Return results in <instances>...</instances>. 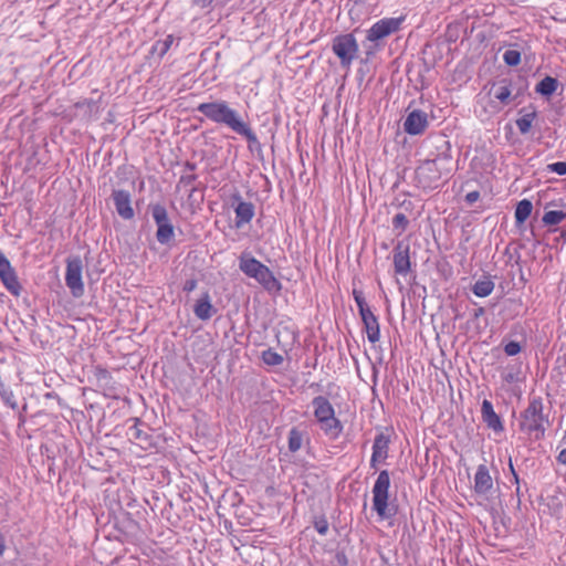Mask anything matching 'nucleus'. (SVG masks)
Listing matches in <instances>:
<instances>
[{
    "mask_svg": "<svg viewBox=\"0 0 566 566\" xmlns=\"http://www.w3.org/2000/svg\"><path fill=\"white\" fill-rule=\"evenodd\" d=\"M441 145L437 146L439 153L434 158L423 160L416 169V182L419 188L424 190L436 189L443 176L451 172V145L449 140L441 139Z\"/></svg>",
    "mask_w": 566,
    "mask_h": 566,
    "instance_id": "f257e3e1",
    "label": "nucleus"
},
{
    "mask_svg": "<svg viewBox=\"0 0 566 566\" xmlns=\"http://www.w3.org/2000/svg\"><path fill=\"white\" fill-rule=\"evenodd\" d=\"M196 112L202 114L210 122L224 126L237 133L245 123L240 113L232 108L224 99L200 103Z\"/></svg>",
    "mask_w": 566,
    "mask_h": 566,
    "instance_id": "f03ea898",
    "label": "nucleus"
},
{
    "mask_svg": "<svg viewBox=\"0 0 566 566\" xmlns=\"http://www.w3.org/2000/svg\"><path fill=\"white\" fill-rule=\"evenodd\" d=\"M239 269L245 276L254 279L268 292L277 293L282 290V284L273 272L250 252L240 254Z\"/></svg>",
    "mask_w": 566,
    "mask_h": 566,
    "instance_id": "7ed1b4c3",
    "label": "nucleus"
},
{
    "mask_svg": "<svg viewBox=\"0 0 566 566\" xmlns=\"http://www.w3.org/2000/svg\"><path fill=\"white\" fill-rule=\"evenodd\" d=\"M544 405L541 397L530 399L528 406L520 416V429L533 434L536 440L543 439L546 426H549L548 416L543 412Z\"/></svg>",
    "mask_w": 566,
    "mask_h": 566,
    "instance_id": "20e7f679",
    "label": "nucleus"
},
{
    "mask_svg": "<svg viewBox=\"0 0 566 566\" xmlns=\"http://www.w3.org/2000/svg\"><path fill=\"white\" fill-rule=\"evenodd\" d=\"M390 488V474L388 470H381L373 486V509L381 520H389L397 514L394 505L388 503Z\"/></svg>",
    "mask_w": 566,
    "mask_h": 566,
    "instance_id": "39448f33",
    "label": "nucleus"
},
{
    "mask_svg": "<svg viewBox=\"0 0 566 566\" xmlns=\"http://www.w3.org/2000/svg\"><path fill=\"white\" fill-rule=\"evenodd\" d=\"M332 52L339 60L342 69L349 71L358 57L359 45L353 33H342L333 38Z\"/></svg>",
    "mask_w": 566,
    "mask_h": 566,
    "instance_id": "423d86ee",
    "label": "nucleus"
},
{
    "mask_svg": "<svg viewBox=\"0 0 566 566\" xmlns=\"http://www.w3.org/2000/svg\"><path fill=\"white\" fill-rule=\"evenodd\" d=\"M148 211L157 226V241L160 244H168L175 237V228L169 219L166 207L163 203H149Z\"/></svg>",
    "mask_w": 566,
    "mask_h": 566,
    "instance_id": "0eeeda50",
    "label": "nucleus"
},
{
    "mask_svg": "<svg viewBox=\"0 0 566 566\" xmlns=\"http://www.w3.org/2000/svg\"><path fill=\"white\" fill-rule=\"evenodd\" d=\"M82 270L83 264L80 256H69L66 259L65 284L76 298L82 297L85 292Z\"/></svg>",
    "mask_w": 566,
    "mask_h": 566,
    "instance_id": "6e6552de",
    "label": "nucleus"
},
{
    "mask_svg": "<svg viewBox=\"0 0 566 566\" xmlns=\"http://www.w3.org/2000/svg\"><path fill=\"white\" fill-rule=\"evenodd\" d=\"M403 21V15L398 18H382L370 27L367 31L366 40L369 42H378L398 32Z\"/></svg>",
    "mask_w": 566,
    "mask_h": 566,
    "instance_id": "1a4fd4ad",
    "label": "nucleus"
},
{
    "mask_svg": "<svg viewBox=\"0 0 566 566\" xmlns=\"http://www.w3.org/2000/svg\"><path fill=\"white\" fill-rule=\"evenodd\" d=\"M231 202L235 213V228L240 229L253 219L255 207L252 202L244 201L238 191L231 196Z\"/></svg>",
    "mask_w": 566,
    "mask_h": 566,
    "instance_id": "9d476101",
    "label": "nucleus"
},
{
    "mask_svg": "<svg viewBox=\"0 0 566 566\" xmlns=\"http://www.w3.org/2000/svg\"><path fill=\"white\" fill-rule=\"evenodd\" d=\"M410 247L405 241H398L394 248V269L395 273L406 276L410 270H411V262H410Z\"/></svg>",
    "mask_w": 566,
    "mask_h": 566,
    "instance_id": "9b49d317",
    "label": "nucleus"
},
{
    "mask_svg": "<svg viewBox=\"0 0 566 566\" xmlns=\"http://www.w3.org/2000/svg\"><path fill=\"white\" fill-rule=\"evenodd\" d=\"M112 199L118 216L124 220H130L134 218L135 212L132 207V195L129 191L124 189H114L112 191Z\"/></svg>",
    "mask_w": 566,
    "mask_h": 566,
    "instance_id": "f8f14e48",
    "label": "nucleus"
},
{
    "mask_svg": "<svg viewBox=\"0 0 566 566\" xmlns=\"http://www.w3.org/2000/svg\"><path fill=\"white\" fill-rule=\"evenodd\" d=\"M390 436L384 431L376 434L373 443V453L370 458V468L376 469L377 464L385 462L389 455Z\"/></svg>",
    "mask_w": 566,
    "mask_h": 566,
    "instance_id": "ddd939ff",
    "label": "nucleus"
},
{
    "mask_svg": "<svg viewBox=\"0 0 566 566\" xmlns=\"http://www.w3.org/2000/svg\"><path fill=\"white\" fill-rule=\"evenodd\" d=\"M428 114L421 109L411 111L405 122L403 129L408 135H420L428 127Z\"/></svg>",
    "mask_w": 566,
    "mask_h": 566,
    "instance_id": "4468645a",
    "label": "nucleus"
},
{
    "mask_svg": "<svg viewBox=\"0 0 566 566\" xmlns=\"http://www.w3.org/2000/svg\"><path fill=\"white\" fill-rule=\"evenodd\" d=\"M514 85L511 80L502 78L497 83L493 84L490 90V94L494 96L501 104L509 105L513 99L520 95V90H516L514 96H512Z\"/></svg>",
    "mask_w": 566,
    "mask_h": 566,
    "instance_id": "2eb2a0df",
    "label": "nucleus"
},
{
    "mask_svg": "<svg viewBox=\"0 0 566 566\" xmlns=\"http://www.w3.org/2000/svg\"><path fill=\"white\" fill-rule=\"evenodd\" d=\"M493 488V480L489 469L484 464H480L474 475V492L479 495H486Z\"/></svg>",
    "mask_w": 566,
    "mask_h": 566,
    "instance_id": "dca6fc26",
    "label": "nucleus"
},
{
    "mask_svg": "<svg viewBox=\"0 0 566 566\" xmlns=\"http://www.w3.org/2000/svg\"><path fill=\"white\" fill-rule=\"evenodd\" d=\"M481 416L483 422L488 426V428L492 429L495 432H501L504 430L501 418L494 411L493 405L490 400H483L481 407Z\"/></svg>",
    "mask_w": 566,
    "mask_h": 566,
    "instance_id": "f3484780",
    "label": "nucleus"
},
{
    "mask_svg": "<svg viewBox=\"0 0 566 566\" xmlns=\"http://www.w3.org/2000/svg\"><path fill=\"white\" fill-rule=\"evenodd\" d=\"M312 405L314 407V417L317 422L321 420H328L335 416V410L328 399L324 396H317L313 398Z\"/></svg>",
    "mask_w": 566,
    "mask_h": 566,
    "instance_id": "a211bd4d",
    "label": "nucleus"
},
{
    "mask_svg": "<svg viewBox=\"0 0 566 566\" xmlns=\"http://www.w3.org/2000/svg\"><path fill=\"white\" fill-rule=\"evenodd\" d=\"M217 310L211 304L209 292L202 293L201 297L197 301L193 306L195 315L201 321L210 319Z\"/></svg>",
    "mask_w": 566,
    "mask_h": 566,
    "instance_id": "6ab92c4d",
    "label": "nucleus"
},
{
    "mask_svg": "<svg viewBox=\"0 0 566 566\" xmlns=\"http://www.w3.org/2000/svg\"><path fill=\"white\" fill-rule=\"evenodd\" d=\"M235 134L247 139L250 151H255L258 155H262V145L248 122H245Z\"/></svg>",
    "mask_w": 566,
    "mask_h": 566,
    "instance_id": "aec40b11",
    "label": "nucleus"
},
{
    "mask_svg": "<svg viewBox=\"0 0 566 566\" xmlns=\"http://www.w3.org/2000/svg\"><path fill=\"white\" fill-rule=\"evenodd\" d=\"M0 280L10 294H12L15 297L21 295L22 285L19 282L18 275H17V272L14 269L10 270L9 272L2 273L0 275Z\"/></svg>",
    "mask_w": 566,
    "mask_h": 566,
    "instance_id": "412c9836",
    "label": "nucleus"
},
{
    "mask_svg": "<svg viewBox=\"0 0 566 566\" xmlns=\"http://www.w3.org/2000/svg\"><path fill=\"white\" fill-rule=\"evenodd\" d=\"M180 40H181L180 38H175V35L168 34L165 39L157 40L153 44L150 52L153 54H157L158 57L161 59L170 50L172 44L176 42V45H178Z\"/></svg>",
    "mask_w": 566,
    "mask_h": 566,
    "instance_id": "4be33fe9",
    "label": "nucleus"
},
{
    "mask_svg": "<svg viewBox=\"0 0 566 566\" xmlns=\"http://www.w3.org/2000/svg\"><path fill=\"white\" fill-rule=\"evenodd\" d=\"M318 423L321 424V429L324 431V433L332 439L338 438L343 431V424L340 420L335 416L328 418V420L323 419L318 421Z\"/></svg>",
    "mask_w": 566,
    "mask_h": 566,
    "instance_id": "5701e85b",
    "label": "nucleus"
},
{
    "mask_svg": "<svg viewBox=\"0 0 566 566\" xmlns=\"http://www.w3.org/2000/svg\"><path fill=\"white\" fill-rule=\"evenodd\" d=\"M557 86V78L552 76H545L536 84L535 92L542 96L549 97L555 93Z\"/></svg>",
    "mask_w": 566,
    "mask_h": 566,
    "instance_id": "b1692460",
    "label": "nucleus"
},
{
    "mask_svg": "<svg viewBox=\"0 0 566 566\" xmlns=\"http://www.w3.org/2000/svg\"><path fill=\"white\" fill-rule=\"evenodd\" d=\"M532 210L533 205L528 199H523L516 205L514 217L517 227L523 224L528 219Z\"/></svg>",
    "mask_w": 566,
    "mask_h": 566,
    "instance_id": "393cba45",
    "label": "nucleus"
},
{
    "mask_svg": "<svg viewBox=\"0 0 566 566\" xmlns=\"http://www.w3.org/2000/svg\"><path fill=\"white\" fill-rule=\"evenodd\" d=\"M472 292L478 297H486L489 296L493 290H494V282L491 280L490 276H484L482 280H478L473 286Z\"/></svg>",
    "mask_w": 566,
    "mask_h": 566,
    "instance_id": "a878e982",
    "label": "nucleus"
},
{
    "mask_svg": "<svg viewBox=\"0 0 566 566\" xmlns=\"http://www.w3.org/2000/svg\"><path fill=\"white\" fill-rule=\"evenodd\" d=\"M134 424L128 428L127 434L130 439L150 444L151 436L140 429L142 421L138 418H134Z\"/></svg>",
    "mask_w": 566,
    "mask_h": 566,
    "instance_id": "bb28decb",
    "label": "nucleus"
},
{
    "mask_svg": "<svg viewBox=\"0 0 566 566\" xmlns=\"http://www.w3.org/2000/svg\"><path fill=\"white\" fill-rule=\"evenodd\" d=\"M367 338L370 343L375 344L380 338V326L377 316L363 321Z\"/></svg>",
    "mask_w": 566,
    "mask_h": 566,
    "instance_id": "cd10ccee",
    "label": "nucleus"
},
{
    "mask_svg": "<svg viewBox=\"0 0 566 566\" xmlns=\"http://www.w3.org/2000/svg\"><path fill=\"white\" fill-rule=\"evenodd\" d=\"M304 436L305 432L297 427L291 428L289 431V450L292 453L297 452L302 448Z\"/></svg>",
    "mask_w": 566,
    "mask_h": 566,
    "instance_id": "c85d7f7f",
    "label": "nucleus"
},
{
    "mask_svg": "<svg viewBox=\"0 0 566 566\" xmlns=\"http://www.w3.org/2000/svg\"><path fill=\"white\" fill-rule=\"evenodd\" d=\"M536 117V112H530L523 114L520 118L516 119L515 124L521 134L525 135L530 132L532 124Z\"/></svg>",
    "mask_w": 566,
    "mask_h": 566,
    "instance_id": "c756f323",
    "label": "nucleus"
},
{
    "mask_svg": "<svg viewBox=\"0 0 566 566\" xmlns=\"http://www.w3.org/2000/svg\"><path fill=\"white\" fill-rule=\"evenodd\" d=\"M564 219H566V212L560 210H549L544 213L542 221L545 226H556Z\"/></svg>",
    "mask_w": 566,
    "mask_h": 566,
    "instance_id": "7c9ffc66",
    "label": "nucleus"
},
{
    "mask_svg": "<svg viewBox=\"0 0 566 566\" xmlns=\"http://www.w3.org/2000/svg\"><path fill=\"white\" fill-rule=\"evenodd\" d=\"M262 360L269 366H279L283 363L284 358L281 354L269 348L262 353Z\"/></svg>",
    "mask_w": 566,
    "mask_h": 566,
    "instance_id": "2f4dec72",
    "label": "nucleus"
},
{
    "mask_svg": "<svg viewBox=\"0 0 566 566\" xmlns=\"http://www.w3.org/2000/svg\"><path fill=\"white\" fill-rule=\"evenodd\" d=\"M94 376L99 386L108 387L113 380L111 373L101 366L95 367Z\"/></svg>",
    "mask_w": 566,
    "mask_h": 566,
    "instance_id": "473e14b6",
    "label": "nucleus"
},
{
    "mask_svg": "<svg viewBox=\"0 0 566 566\" xmlns=\"http://www.w3.org/2000/svg\"><path fill=\"white\" fill-rule=\"evenodd\" d=\"M503 61L509 66H516L521 63V52L517 50H506L503 53Z\"/></svg>",
    "mask_w": 566,
    "mask_h": 566,
    "instance_id": "72a5a7b5",
    "label": "nucleus"
},
{
    "mask_svg": "<svg viewBox=\"0 0 566 566\" xmlns=\"http://www.w3.org/2000/svg\"><path fill=\"white\" fill-rule=\"evenodd\" d=\"M409 220L403 213H397L392 218V227L395 230H399V234H401L408 228Z\"/></svg>",
    "mask_w": 566,
    "mask_h": 566,
    "instance_id": "f704fd0d",
    "label": "nucleus"
},
{
    "mask_svg": "<svg viewBox=\"0 0 566 566\" xmlns=\"http://www.w3.org/2000/svg\"><path fill=\"white\" fill-rule=\"evenodd\" d=\"M0 397L3 400V402L7 406H9L11 409L15 410L18 408V402H17L15 396L12 390H10V389L0 390Z\"/></svg>",
    "mask_w": 566,
    "mask_h": 566,
    "instance_id": "c9c22d12",
    "label": "nucleus"
},
{
    "mask_svg": "<svg viewBox=\"0 0 566 566\" xmlns=\"http://www.w3.org/2000/svg\"><path fill=\"white\" fill-rule=\"evenodd\" d=\"M313 526L321 535H326L328 532V521L325 515L315 516Z\"/></svg>",
    "mask_w": 566,
    "mask_h": 566,
    "instance_id": "e433bc0d",
    "label": "nucleus"
},
{
    "mask_svg": "<svg viewBox=\"0 0 566 566\" xmlns=\"http://www.w3.org/2000/svg\"><path fill=\"white\" fill-rule=\"evenodd\" d=\"M521 350H522V346L518 342L510 340L509 343H506L504 345V353L507 356H515V355L520 354Z\"/></svg>",
    "mask_w": 566,
    "mask_h": 566,
    "instance_id": "4c0bfd02",
    "label": "nucleus"
},
{
    "mask_svg": "<svg viewBox=\"0 0 566 566\" xmlns=\"http://www.w3.org/2000/svg\"><path fill=\"white\" fill-rule=\"evenodd\" d=\"M546 170L549 172H555L559 176L566 175V163L565 161H556L547 165Z\"/></svg>",
    "mask_w": 566,
    "mask_h": 566,
    "instance_id": "58836bf2",
    "label": "nucleus"
},
{
    "mask_svg": "<svg viewBox=\"0 0 566 566\" xmlns=\"http://www.w3.org/2000/svg\"><path fill=\"white\" fill-rule=\"evenodd\" d=\"M12 269L13 266L11 265V262L6 256V254L0 250V275L2 273L9 272Z\"/></svg>",
    "mask_w": 566,
    "mask_h": 566,
    "instance_id": "ea45409f",
    "label": "nucleus"
},
{
    "mask_svg": "<svg viewBox=\"0 0 566 566\" xmlns=\"http://www.w3.org/2000/svg\"><path fill=\"white\" fill-rule=\"evenodd\" d=\"M353 296L358 308L367 305L364 293L361 291L354 290Z\"/></svg>",
    "mask_w": 566,
    "mask_h": 566,
    "instance_id": "a19ab883",
    "label": "nucleus"
},
{
    "mask_svg": "<svg viewBox=\"0 0 566 566\" xmlns=\"http://www.w3.org/2000/svg\"><path fill=\"white\" fill-rule=\"evenodd\" d=\"M197 284H198L197 279H195V277L188 279V280L185 281V283L182 285V291L187 292V293H190L193 290H196Z\"/></svg>",
    "mask_w": 566,
    "mask_h": 566,
    "instance_id": "79ce46f5",
    "label": "nucleus"
},
{
    "mask_svg": "<svg viewBox=\"0 0 566 566\" xmlns=\"http://www.w3.org/2000/svg\"><path fill=\"white\" fill-rule=\"evenodd\" d=\"M197 180V175H182L179 179V185L190 186Z\"/></svg>",
    "mask_w": 566,
    "mask_h": 566,
    "instance_id": "37998d69",
    "label": "nucleus"
},
{
    "mask_svg": "<svg viewBox=\"0 0 566 566\" xmlns=\"http://www.w3.org/2000/svg\"><path fill=\"white\" fill-rule=\"evenodd\" d=\"M358 311H359V315H360V317H361V321H365V319H368V318H371V317L376 316V315L371 312V310H370V307L368 306V304H367L366 306L359 307V308H358Z\"/></svg>",
    "mask_w": 566,
    "mask_h": 566,
    "instance_id": "c03bdc74",
    "label": "nucleus"
},
{
    "mask_svg": "<svg viewBox=\"0 0 566 566\" xmlns=\"http://www.w3.org/2000/svg\"><path fill=\"white\" fill-rule=\"evenodd\" d=\"M479 199H480V192L478 190L468 192L464 198L465 202L470 206L473 205L474 202H476Z\"/></svg>",
    "mask_w": 566,
    "mask_h": 566,
    "instance_id": "a18cd8bd",
    "label": "nucleus"
},
{
    "mask_svg": "<svg viewBox=\"0 0 566 566\" xmlns=\"http://www.w3.org/2000/svg\"><path fill=\"white\" fill-rule=\"evenodd\" d=\"M335 559L339 566H347L348 565V558L345 554V552L339 551L335 555Z\"/></svg>",
    "mask_w": 566,
    "mask_h": 566,
    "instance_id": "49530a36",
    "label": "nucleus"
},
{
    "mask_svg": "<svg viewBox=\"0 0 566 566\" xmlns=\"http://www.w3.org/2000/svg\"><path fill=\"white\" fill-rule=\"evenodd\" d=\"M556 461L559 464L566 465V448L559 451L558 455L556 457Z\"/></svg>",
    "mask_w": 566,
    "mask_h": 566,
    "instance_id": "de8ad7c7",
    "label": "nucleus"
},
{
    "mask_svg": "<svg viewBox=\"0 0 566 566\" xmlns=\"http://www.w3.org/2000/svg\"><path fill=\"white\" fill-rule=\"evenodd\" d=\"M374 44L368 46L366 50V56L367 59L375 54V52L379 49L378 42H373Z\"/></svg>",
    "mask_w": 566,
    "mask_h": 566,
    "instance_id": "09e8293b",
    "label": "nucleus"
},
{
    "mask_svg": "<svg viewBox=\"0 0 566 566\" xmlns=\"http://www.w3.org/2000/svg\"><path fill=\"white\" fill-rule=\"evenodd\" d=\"M484 314H485V310H484V307H478V308H475V310H474V312H473V315H472V316H473V318H474V319H478V318H480L481 316H483Z\"/></svg>",
    "mask_w": 566,
    "mask_h": 566,
    "instance_id": "8fccbe9b",
    "label": "nucleus"
},
{
    "mask_svg": "<svg viewBox=\"0 0 566 566\" xmlns=\"http://www.w3.org/2000/svg\"><path fill=\"white\" fill-rule=\"evenodd\" d=\"M4 551H6V541H4V536L0 532V556L3 555Z\"/></svg>",
    "mask_w": 566,
    "mask_h": 566,
    "instance_id": "3c124183",
    "label": "nucleus"
},
{
    "mask_svg": "<svg viewBox=\"0 0 566 566\" xmlns=\"http://www.w3.org/2000/svg\"><path fill=\"white\" fill-rule=\"evenodd\" d=\"M196 167H197V166H196V164H195V163L187 161V163L185 164V169H186V170L193 171V170L196 169Z\"/></svg>",
    "mask_w": 566,
    "mask_h": 566,
    "instance_id": "603ef678",
    "label": "nucleus"
},
{
    "mask_svg": "<svg viewBox=\"0 0 566 566\" xmlns=\"http://www.w3.org/2000/svg\"><path fill=\"white\" fill-rule=\"evenodd\" d=\"M515 494L517 497V505H520L521 504V488H520V485L516 486Z\"/></svg>",
    "mask_w": 566,
    "mask_h": 566,
    "instance_id": "864d4df0",
    "label": "nucleus"
},
{
    "mask_svg": "<svg viewBox=\"0 0 566 566\" xmlns=\"http://www.w3.org/2000/svg\"><path fill=\"white\" fill-rule=\"evenodd\" d=\"M509 468H510V471H511L512 475H513L514 473H516V471H515V469H514V467H513V463H512V460H511V459H510V462H509Z\"/></svg>",
    "mask_w": 566,
    "mask_h": 566,
    "instance_id": "5fc2aeb1",
    "label": "nucleus"
},
{
    "mask_svg": "<svg viewBox=\"0 0 566 566\" xmlns=\"http://www.w3.org/2000/svg\"><path fill=\"white\" fill-rule=\"evenodd\" d=\"M513 479H514V483L516 484V486L520 485V478H518L517 473L513 474Z\"/></svg>",
    "mask_w": 566,
    "mask_h": 566,
    "instance_id": "6e6d98bb",
    "label": "nucleus"
},
{
    "mask_svg": "<svg viewBox=\"0 0 566 566\" xmlns=\"http://www.w3.org/2000/svg\"><path fill=\"white\" fill-rule=\"evenodd\" d=\"M504 379H505L506 381L511 382V381H513V380H514V377H513V375H512V374H509V375H506V376L504 377Z\"/></svg>",
    "mask_w": 566,
    "mask_h": 566,
    "instance_id": "4d7b16f0",
    "label": "nucleus"
},
{
    "mask_svg": "<svg viewBox=\"0 0 566 566\" xmlns=\"http://www.w3.org/2000/svg\"><path fill=\"white\" fill-rule=\"evenodd\" d=\"M195 1H196V3H203V4L212 2V0H195Z\"/></svg>",
    "mask_w": 566,
    "mask_h": 566,
    "instance_id": "13d9d810",
    "label": "nucleus"
},
{
    "mask_svg": "<svg viewBox=\"0 0 566 566\" xmlns=\"http://www.w3.org/2000/svg\"><path fill=\"white\" fill-rule=\"evenodd\" d=\"M310 388H315L316 390H321V385L319 384H312L310 386Z\"/></svg>",
    "mask_w": 566,
    "mask_h": 566,
    "instance_id": "bf43d9fd",
    "label": "nucleus"
},
{
    "mask_svg": "<svg viewBox=\"0 0 566 566\" xmlns=\"http://www.w3.org/2000/svg\"><path fill=\"white\" fill-rule=\"evenodd\" d=\"M196 190H197V188H196V187H192V188L190 189L189 198L193 195V192H195Z\"/></svg>",
    "mask_w": 566,
    "mask_h": 566,
    "instance_id": "052dcab7",
    "label": "nucleus"
},
{
    "mask_svg": "<svg viewBox=\"0 0 566 566\" xmlns=\"http://www.w3.org/2000/svg\"><path fill=\"white\" fill-rule=\"evenodd\" d=\"M562 238L566 240V230L562 231Z\"/></svg>",
    "mask_w": 566,
    "mask_h": 566,
    "instance_id": "680f3d73",
    "label": "nucleus"
}]
</instances>
